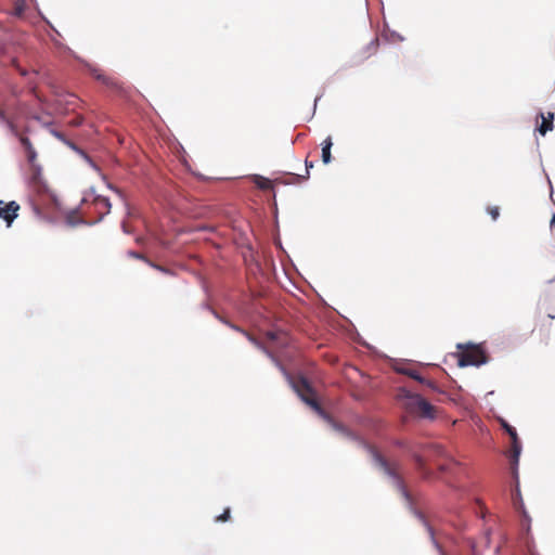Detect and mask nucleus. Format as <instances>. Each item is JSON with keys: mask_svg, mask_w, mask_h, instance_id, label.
I'll return each mask as SVG.
<instances>
[{"mask_svg": "<svg viewBox=\"0 0 555 555\" xmlns=\"http://www.w3.org/2000/svg\"><path fill=\"white\" fill-rule=\"evenodd\" d=\"M93 209L98 214V220H101L111 211V202L105 196H94L88 209Z\"/></svg>", "mask_w": 555, "mask_h": 555, "instance_id": "6e6552de", "label": "nucleus"}, {"mask_svg": "<svg viewBox=\"0 0 555 555\" xmlns=\"http://www.w3.org/2000/svg\"><path fill=\"white\" fill-rule=\"evenodd\" d=\"M462 351L459 353V365L460 366H468V365H481L487 362V356L481 346L478 345H467L463 347L462 345L457 346Z\"/></svg>", "mask_w": 555, "mask_h": 555, "instance_id": "20e7f679", "label": "nucleus"}, {"mask_svg": "<svg viewBox=\"0 0 555 555\" xmlns=\"http://www.w3.org/2000/svg\"><path fill=\"white\" fill-rule=\"evenodd\" d=\"M130 255L133 257V258H137V259H142L144 261H146L151 267L162 271V272H165V273H168L169 271L162 267V266H158V264H155L153 262H151L150 260H147L142 254L140 253H137V251H131Z\"/></svg>", "mask_w": 555, "mask_h": 555, "instance_id": "dca6fc26", "label": "nucleus"}, {"mask_svg": "<svg viewBox=\"0 0 555 555\" xmlns=\"http://www.w3.org/2000/svg\"><path fill=\"white\" fill-rule=\"evenodd\" d=\"M230 514H231V511L229 507H227L221 515L216 517V521H218V522L228 521L230 519Z\"/></svg>", "mask_w": 555, "mask_h": 555, "instance_id": "aec40b11", "label": "nucleus"}, {"mask_svg": "<svg viewBox=\"0 0 555 555\" xmlns=\"http://www.w3.org/2000/svg\"><path fill=\"white\" fill-rule=\"evenodd\" d=\"M437 454H442L443 450L440 446L430 447Z\"/></svg>", "mask_w": 555, "mask_h": 555, "instance_id": "393cba45", "label": "nucleus"}, {"mask_svg": "<svg viewBox=\"0 0 555 555\" xmlns=\"http://www.w3.org/2000/svg\"><path fill=\"white\" fill-rule=\"evenodd\" d=\"M502 426L509 435L511 440H516V438H518L516 429L513 426L508 425L505 421L502 422Z\"/></svg>", "mask_w": 555, "mask_h": 555, "instance_id": "6ab92c4d", "label": "nucleus"}, {"mask_svg": "<svg viewBox=\"0 0 555 555\" xmlns=\"http://www.w3.org/2000/svg\"><path fill=\"white\" fill-rule=\"evenodd\" d=\"M489 215L493 220H496L500 216V208L498 206H490L487 208Z\"/></svg>", "mask_w": 555, "mask_h": 555, "instance_id": "412c9836", "label": "nucleus"}, {"mask_svg": "<svg viewBox=\"0 0 555 555\" xmlns=\"http://www.w3.org/2000/svg\"><path fill=\"white\" fill-rule=\"evenodd\" d=\"M335 428L337 430H339L340 433H343L344 435H346L347 437L349 438H352V439H358L357 436H354L350 430H348L346 427H344L343 425H335Z\"/></svg>", "mask_w": 555, "mask_h": 555, "instance_id": "4be33fe9", "label": "nucleus"}, {"mask_svg": "<svg viewBox=\"0 0 555 555\" xmlns=\"http://www.w3.org/2000/svg\"><path fill=\"white\" fill-rule=\"evenodd\" d=\"M489 535H490V530H487V531H486L487 546H489V544H490Z\"/></svg>", "mask_w": 555, "mask_h": 555, "instance_id": "bb28decb", "label": "nucleus"}, {"mask_svg": "<svg viewBox=\"0 0 555 555\" xmlns=\"http://www.w3.org/2000/svg\"><path fill=\"white\" fill-rule=\"evenodd\" d=\"M237 331H240L243 335L246 336V338L254 345L256 346L257 348L261 349L262 351H264L269 357H271L272 359L273 356L271 354L270 351H268V349L262 345L261 341H259L256 337H254L253 335H250L248 332L244 331V330H240L238 327H235Z\"/></svg>", "mask_w": 555, "mask_h": 555, "instance_id": "4468645a", "label": "nucleus"}, {"mask_svg": "<svg viewBox=\"0 0 555 555\" xmlns=\"http://www.w3.org/2000/svg\"><path fill=\"white\" fill-rule=\"evenodd\" d=\"M287 378L289 379L292 388L307 405H309L321 417L328 418L327 413L324 411V409L317 399L314 388L311 386V384L306 377L298 376L296 378H293L289 375H287Z\"/></svg>", "mask_w": 555, "mask_h": 555, "instance_id": "f03ea898", "label": "nucleus"}, {"mask_svg": "<svg viewBox=\"0 0 555 555\" xmlns=\"http://www.w3.org/2000/svg\"><path fill=\"white\" fill-rule=\"evenodd\" d=\"M361 443L369 450V452L371 453L374 462L385 472V474H387L389 477L393 478L399 488L401 489V491L403 492V494L408 498V492L405 491L403 485H402V480L400 479L399 477V466L397 463H389L385 457H383V455L372 446L365 443L364 441L361 440Z\"/></svg>", "mask_w": 555, "mask_h": 555, "instance_id": "7ed1b4c3", "label": "nucleus"}, {"mask_svg": "<svg viewBox=\"0 0 555 555\" xmlns=\"http://www.w3.org/2000/svg\"><path fill=\"white\" fill-rule=\"evenodd\" d=\"M21 144L23 145L28 163L34 166L37 159V153L27 137L20 138Z\"/></svg>", "mask_w": 555, "mask_h": 555, "instance_id": "9d476101", "label": "nucleus"}, {"mask_svg": "<svg viewBox=\"0 0 555 555\" xmlns=\"http://www.w3.org/2000/svg\"><path fill=\"white\" fill-rule=\"evenodd\" d=\"M254 183L257 185L258 189L263 191H269L273 189V183L270 179L261 177V176H255L254 177Z\"/></svg>", "mask_w": 555, "mask_h": 555, "instance_id": "ddd939ff", "label": "nucleus"}, {"mask_svg": "<svg viewBox=\"0 0 555 555\" xmlns=\"http://www.w3.org/2000/svg\"><path fill=\"white\" fill-rule=\"evenodd\" d=\"M280 335H282L281 332L269 331V332L266 333V337L270 341H275L276 339H279Z\"/></svg>", "mask_w": 555, "mask_h": 555, "instance_id": "5701e85b", "label": "nucleus"}, {"mask_svg": "<svg viewBox=\"0 0 555 555\" xmlns=\"http://www.w3.org/2000/svg\"><path fill=\"white\" fill-rule=\"evenodd\" d=\"M418 519L424 524V526L427 528V531L435 544V546L437 547V550L439 551L440 555H446V553L443 552V550L441 548V546L439 545V543L435 540V534H434V530L433 528L428 525L425 516L422 514V513H416Z\"/></svg>", "mask_w": 555, "mask_h": 555, "instance_id": "f8f14e48", "label": "nucleus"}, {"mask_svg": "<svg viewBox=\"0 0 555 555\" xmlns=\"http://www.w3.org/2000/svg\"><path fill=\"white\" fill-rule=\"evenodd\" d=\"M18 210L20 205L16 202L4 203L0 201V218L5 221L8 228L11 227L12 222L17 217Z\"/></svg>", "mask_w": 555, "mask_h": 555, "instance_id": "0eeeda50", "label": "nucleus"}, {"mask_svg": "<svg viewBox=\"0 0 555 555\" xmlns=\"http://www.w3.org/2000/svg\"><path fill=\"white\" fill-rule=\"evenodd\" d=\"M379 48V39L377 37L373 38L369 43H366L364 47L359 49L354 56V63L361 64L365 62L371 56L375 55Z\"/></svg>", "mask_w": 555, "mask_h": 555, "instance_id": "39448f33", "label": "nucleus"}, {"mask_svg": "<svg viewBox=\"0 0 555 555\" xmlns=\"http://www.w3.org/2000/svg\"><path fill=\"white\" fill-rule=\"evenodd\" d=\"M305 164H306V175L305 176L292 175V179L293 180L301 182V181H305V180H307L309 178V169L313 167V163L312 162H308L306 159Z\"/></svg>", "mask_w": 555, "mask_h": 555, "instance_id": "a211bd4d", "label": "nucleus"}, {"mask_svg": "<svg viewBox=\"0 0 555 555\" xmlns=\"http://www.w3.org/2000/svg\"><path fill=\"white\" fill-rule=\"evenodd\" d=\"M0 119H1L2 121H7V120H8V118H7V115H5L4 111H3V109H1V108H0Z\"/></svg>", "mask_w": 555, "mask_h": 555, "instance_id": "a878e982", "label": "nucleus"}, {"mask_svg": "<svg viewBox=\"0 0 555 555\" xmlns=\"http://www.w3.org/2000/svg\"><path fill=\"white\" fill-rule=\"evenodd\" d=\"M397 397L399 400H404V406L409 413L424 418L435 417L434 405H431L422 396L411 392L405 387H401L398 389Z\"/></svg>", "mask_w": 555, "mask_h": 555, "instance_id": "f257e3e1", "label": "nucleus"}, {"mask_svg": "<svg viewBox=\"0 0 555 555\" xmlns=\"http://www.w3.org/2000/svg\"><path fill=\"white\" fill-rule=\"evenodd\" d=\"M469 544H470L472 548L474 550V547H475L474 542L469 540Z\"/></svg>", "mask_w": 555, "mask_h": 555, "instance_id": "c85d7f7f", "label": "nucleus"}, {"mask_svg": "<svg viewBox=\"0 0 555 555\" xmlns=\"http://www.w3.org/2000/svg\"><path fill=\"white\" fill-rule=\"evenodd\" d=\"M333 145L332 138L327 137L322 142V162L324 164H328L331 162L332 155H331V147Z\"/></svg>", "mask_w": 555, "mask_h": 555, "instance_id": "9b49d317", "label": "nucleus"}, {"mask_svg": "<svg viewBox=\"0 0 555 555\" xmlns=\"http://www.w3.org/2000/svg\"><path fill=\"white\" fill-rule=\"evenodd\" d=\"M414 459H415V462H416V464H417V467H418L420 469H423V468H424V465H425V461H424V459H423L421 455H417V454H415V455H414Z\"/></svg>", "mask_w": 555, "mask_h": 555, "instance_id": "b1692460", "label": "nucleus"}, {"mask_svg": "<svg viewBox=\"0 0 555 555\" xmlns=\"http://www.w3.org/2000/svg\"><path fill=\"white\" fill-rule=\"evenodd\" d=\"M91 73L95 79L102 81L103 83L111 86V87L116 86V82L112 78L106 77L104 74H102L100 69L94 68V69H92Z\"/></svg>", "mask_w": 555, "mask_h": 555, "instance_id": "2eb2a0df", "label": "nucleus"}, {"mask_svg": "<svg viewBox=\"0 0 555 555\" xmlns=\"http://www.w3.org/2000/svg\"><path fill=\"white\" fill-rule=\"evenodd\" d=\"M550 224H551V228L555 227V214L553 215Z\"/></svg>", "mask_w": 555, "mask_h": 555, "instance_id": "cd10ccee", "label": "nucleus"}, {"mask_svg": "<svg viewBox=\"0 0 555 555\" xmlns=\"http://www.w3.org/2000/svg\"><path fill=\"white\" fill-rule=\"evenodd\" d=\"M395 371L399 374L406 375V376L413 378L414 380H416L421 384H424L430 388H435L434 382L424 378L420 374V372L416 369L412 367L410 364H406V363L397 364L395 366Z\"/></svg>", "mask_w": 555, "mask_h": 555, "instance_id": "423d86ee", "label": "nucleus"}, {"mask_svg": "<svg viewBox=\"0 0 555 555\" xmlns=\"http://www.w3.org/2000/svg\"><path fill=\"white\" fill-rule=\"evenodd\" d=\"M541 118V124L537 127V130L541 135H545L548 131H552L554 128V118L555 115L552 112H547L546 114L540 113L539 116Z\"/></svg>", "mask_w": 555, "mask_h": 555, "instance_id": "1a4fd4ad", "label": "nucleus"}, {"mask_svg": "<svg viewBox=\"0 0 555 555\" xmlns=\"http://www.w3.org/2000/svg\"><path fill=\"white\" fill-rule=\"evenodd\" d=\"M520 451H521V444H520L519 438H516V440H512V457L515 463L518 462Z\"/></svg>", "mask_w": 555, "mask_h": 555, "instance_id": "f3484780", "label": "nucleus"}]
</instances>
